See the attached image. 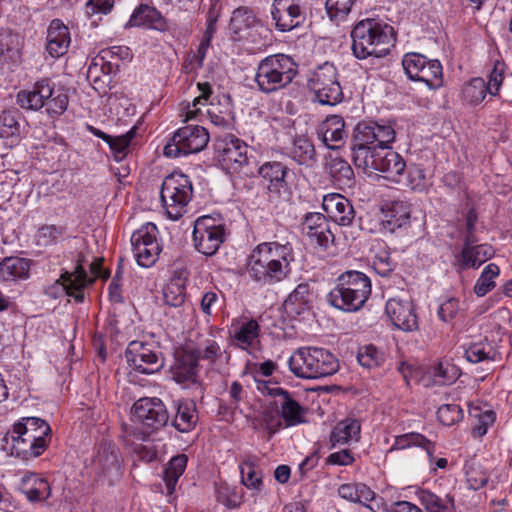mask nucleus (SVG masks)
I'll use <instances>...</instances> for the list:
<instances>
[{
  "label": "nucleus",
  "mask_w": 512,
  "mask_h": 512,
  "mask_svg": "<svg viewBox=\"0 0 512 512\" xmlns=\"http://www.w3.org/2000/svg\"><path fill=\"white\" fill-rule=\"evenodd\" d=\"M293 261V248L289 243L263 242L251 251L247 273L253 281L261 285H273L290 275Z\"/></svg>",
  "instance_id": "obj_1"
},
{
  "label": "nucleus",
  "mask_w": 512,
  "mask_h": 512,
  "mask_svg": "<svg viewBox=\"0 0 512 512\" xmlns=\"http://www.w3.org/2000/svg\"><path fill=\"white\" fill-rule=\"evenodd\" d=\"M49 424L38 417H23L7 431L4 440L10 444L11 455L29 461L46 450L50 441Z\"/></svg>",
  "instance_id": "obj_2"
},
{
  "label": "nucleus",
  "mask_w": 512,
  "mask_h": 512,
  "mask_svg": "<svg viewBox=\"0 0 512 512\" xmlns=\"http://www.w3.org/2000/svg\"><path fill=\"white\" fill-rule=\"evenodd\" d=\"M372 291L369 277L356 270L340 274L335 286L326 296L329 305L344 312L359 311L369 299Z\"/></svg>",
  "instance_id": "obj_3"
},
{
  "label": "nucleus",
  "mask_w": 512,
  "mask_h": 512,
  "mask_svg": "<svg viewBox=\"0 0 512 512\" xmlns=\"http://www.w3.org/2000/svg\"><path fill=\"white\" fill-rule=\"evenodd\" d=\"M392 27L373 18L359 21L351 31L352 51L356 58H381L390 50Z\"/></svg>",
  "instance_id": "obj_4"
},
{
  "label": "nucleus",
  "mask_w": 512,
  "mask_h": 512,
  "mask_svg": "<svg viewBox=\"0 0 512 512\" xmlns=\"http://www.w3.org/2000/svg\"><path fill=\"white\" fill-rule=\"evenodd\" d=\"M290 371L299 378L318 379L336 373L337 358L328 350L318 347H301L288 361Z\"/></svg>",
  "instance_id": "obj_5"
},
{
  "label": "nucleus",
  "mask_w": 512,
  "mask_h": 512,
  "mask_svg": "<svg viewBox=\"0 0 512 512\" xmlns=\"http://www.w3.org/2000/svg\"><path fill=\"white\" fill-rule=\"evenodd\" d=\"M396 132L392 125L375 121L359 122L352 139L353 162H367L368 155L376 150L387 149L394 142Z\"/></svg>",
  "instance_id": "obj_6"
},
{
  "label": "nucleus",
  "mask_w": 512,
  "mask_h": 512,
  "mask_svg": "<svg viewBox=\"0 0 512 512\" xmlns=\"http://www.w3.org/2000/svg\"><path fill=\"white\" fill-rule=\"evenodd\" d=\"M298 73V66L286 54H273L262 59L256 70L255 82L263 93H273L288 86Z\"/></svg>",
  "instance_id": "obj_7"
},
{
  "label": "nucleus",
  "mask_w": 512,
  "mask_h": 512,
  "mask_svg": "<svg viewBox=\"0 0 512 512\" xmlns=\"http://www.w3.org/2000/svg\"><path fill=\"white\" fill-rule=\"evenodd\" d=\"M192 195L193 186L187 175L173 172L163 180L160 198L170 219L178 220L186 213Z\"/></svg>",
  "instance_id": "obj_8"
},
{
  "label": "nucleus",
  "mask_w": 512,
  "mask_h": 512,
  "mask_svg": "<svg viewBox=\"0 0 512 512\" xmlns=\"http://www.w3.org/2000/svg\"><path fill=\"white\" fill-rule=\"evenodd\" d=\"M210 139L208 131L199 125H186L177 129L164 146L163 154L177 158L202 151Z\"/></svg>",
  "instance_id": "obj_9"
},
{
  "label": "nucleus",
  "mask_w": 512,
  "mask_h": 512,
  "mask_svg": "<svg viewBox=\"0 0 512 512\" xmlns=\"http://www.w3.org/2000/svg\"><path fill=\"white\" fill-rule=\"evenodd\" d=\"M308 87L319 103L335 105L341 101L343 93L338 81L336 67L329 62L318 66L308 79Z\"/></svg>",
  "instance_id": "obj_10"
},
{
  "label": "nucleus",
  "mask_w": 512,
  "mask_h": 512,
  "mask_svg": "<svg viewBox=\"0 0 512 512\" xmlns=\"http://www.w3.org/2000/svg\"><path fill=\"white\" fill-rule=\"evenodd\" d=\"M355 166L362 168L367 173L378 172L384 179L392 182H399L403 175L406 163L403 157L392 150H376L375 153L368 155L367 163L364 159L361 162H354Z\"/></svg>",
  "instance_id": "obj_11"
},
{
  "label": "nucleus",
  "mask_w": 512,
  "mask_h": 512,
  "mask_svg": "<svg viewBox=\"0 0 512 512\" xmlns=\"http://www.w3.org/2000/svg\"><path fill=\"white\" fill-rule=\"evenodd\" d=\"M92 283L93 280L88 278L82 260H78L73 271H62L55 283L46 289V294L52 298L67 295L80 303L84 300V289Z\"/></svg>",
  "instance_id": "obj_12"
},
{
  "label": "nucleus",
  "mask_w": 512,
  "mask_h": 512,
  "mask_svg": "<svg viewBox=\"0 0 512 512\" xmlns=\"http://www.w3.org/2000/svg\"><path fill=\"white\" fill-rule=\"evenodd\" d=\"M215 150L222 167L230 173L242 171L249 163L248 145L234 135L217 138Z\"/></svg>",
  "instance_id": "obj_13"
},
{
  "label": "nucleus",
  "mask_w": 512,
  "mask_h": 512,
  "mask_svg": "<svg viewBox=\"0 0 512 512\" xmlns=\"http://www.w3.org/2000/svg\"><path fill=\"white\" fill-rule=\"evenodd\" d=\"M224 235V227L219 219L202 216L194 223V246L203 255H214L223 243Z\"/></svg>",
  "instance_id": "obj_14"
},
{
  "label": "nucleus",
  "mask_w": 512,
  "mask_h": 512,
  "mask_svg": "<svg viewBox=\"0 0 512 512\" xmlns=\"http://www.w3.org/2000/svg\"><path fill=\"white\" fill-rule=\"evenodd\" d=\"M157 235L158 229L151 222L145 223L132 234V251L140 266L151 267L156 262L161 252Z\"/></svg>",
  "instance_id": "obj_15"
},
{
  "label": "nucleus",
  "mask_w": 512,
  "mask_h": 512,
  "mask_svg": "<svg viewBox=\"0 0 512 512\" xmlns=\"http://www.w3.org/2000/svg\"><path fill=\"white\" fill-rule=\"evenodd\" d=\"M253 28L260 40L254 39V32H250L249 36L252 38V42L258 44V48L269 45L271 31L261 23L253 10L248 7H238L232 12L228 29L233 40H240L243 31Z\"/></svg>",
  "instance_id": "obj_16"
},
{
  "label": "nucleus",
  "mask_w": 512,
  "mask_h": 512,
  "mask_svg": "<svg viewBox=\"0 0 512 512\" xmlns=\"http://www.w3.org/2000/svg\"><path fill=\"white\" fill-rule=\"evenodd\" d=\"M135 421L142 424L147 430L157 431L164 427L169 420L166 406L156 397H143L138 399L131 408Z\"/></svg>",
  "instance_id": "obj_17"
},
{
  "label": "nucleus",
  "mask_w": 512,
  "mask_h": 512,
  "mask_svg": "<svg viewBox=\"0 0 512 512\" xmlns=\"http://www.w3.org/2000/svg\"><path fill=\"white\" fill-rule=\"evenodd\" d=\"M125 358L128 365L135 371L142 374H154L164 366L161 354L149 344L132 341L129 343Z\"/></svg>",
  "instance_id": "obj_18"
},
{
  "label": "nucleus",
  "mask_w": 512,
  "mask_h": 512,
  "mask_svg": "<svg viewBox=\"0 0 512 512\" xmlns=\"http://www.w3.org/2000/svg\"><path fill=\"white\" fill-rule=\"evenodd\" d=\"M92 467L97 475L107 479L109 484L118 480L121 475V466L116 446L111 443H102L93 457Z\"/></svg>",
  "instance_id": "obj_19"
},
{
  "label": "nucleus",
  "mask_w": 512,
  "mask_h": 512,
  "mask_svg": "<svg viewBox=\"0 0 512 512\" xmlns=\"http://www.w3.org/2000/svg\"><path fill=\"white\" fill-rule=\"evenodd\" d=\"M271 16L276 29L281 32L293 30L306 19L305 12L296 0H274Z\"/></svg>",
  "instance_id": "obj_20"
},
{
  "label": "nucleus",
  "mask_w": 512,
  "mask_h": 512,
  "mask_svg": "<svg viewBox=\"0 0 512 512\" xmlns=\"http://www.w3.org/2000/svg\"><path fill=\"white\" fill-rule=\"evenodd\" d=\"M386 313L398 329L412 332L418 329V317L411 299L391 298L386 303Z\"/></svg>",
  "instance_id": "obj_21"
},
{
  "label": "nucleus",
  "mask_w": 512,
  "mask_h": 512,
  "mask_svg": "<svg viewBox=\"0 0 512 512\" xmlns=\"http://www.w3.org/2000/svg\"><path fill=\"white\" fill-rule=\"evenodd\" d=\"M233 344L251 355L260 351V325L255 319L234 320L232 325Z\"/></svg>",
  "instance_id": "obj_22"
},
{
  "label": "nucleus",
  "mask_w": 512,
  "mask_h": 512,
  "mask_svg": "<svg viewBox=\"0 0 512 512\" xmlns=\"http://www.w3.org/2000/svg\"><path fill=\"white\" fill-rule=\"evenodd\" d=\"M267 393L271 396L280 398L279 410L284 428L297 426L306 421V409L294 400L288 391L281 387H267Z\"/></svg>",
  "instance_id": "obj_23"
},
{
  "label": "nucleus",
  "mask_w": 512,
  "mask_h": 512,
  "mask_svg": "<svg viewBox=\"0 0 512 512\" xmlns=\"http://www.w3.org/2000/svg\"><path fill=\"white\" fill-rule=\"evenodd\" d=\"M322 207L328 217L340 226H350L355 218L353 205L341 194L325 195L322 200Z\"/></svg>",
  "instance_id": "obj_24"
},
{
  "label": "nucleus",
  "mask_w": 512,
  "mask_h": 512,
  "mask_svg": "<svg viewBox=\"0 0 512 512\" xmlns=\"http://www.w3.org/2000/svg\"><path fill=\"white\" fill-rule=\"evenodd\" d=\"M411 206L407 201L395 200L381 208V224L386 231L394 232L409 223Z\"/></svg>",
  "instance_id": "obj_25"
},
{
  "label": "nucleus",
  "mask_w": 512,
  "mask_h": 512,
  "mask_svg": "<svg viewBox=\"0 0 512 512\" xmlns=\"http://www.w3.org/2000/svg\"><path fill=\"white\" fill-rule=\"evenodd\" d=\"M18 490L31 502H43L50 497L51 486L48 480L35 472L25 473L18 484Z\"/></svg>",
  "instance_id": "obj_26"
},
{
  "label": "nucleus",
  "mask_w": 512,
  "mask_h": 512,
  "mask_svg": "<svg viewBox=\"0 0 512 512\" xmlns=\"http://www.w3.org/2000/svg\"><path fill=\"white\" fill-rule=\"evenodd\" d=\"M488 94L502 101L512 102V75L506 73V65L497 61L486 82Z\"/></svg>",
  "instance_id": "obj_27"
},
{
  "label": "nucleus",
  "mask_w": 512,
  "mask_h": 512,
  "mask_svg": "<svg viewBox=\"0 0 512 512\" xmlns=\"http://www.w3.org/2000/svg\"><path fill=\"white\" fill-rule=\"evenodd\" d=\"M132 27H146L158 31L169 29L167 21L160 12L147 4L139 5L124 24L125 29Z\"/></svg>",
  "instance_id": "obj_28"
},
{
  "label": "nucleus",
  "mask_w": 512,
  "mask_h": 512,
  "mask_svg": "<svg viewBox=\"0 0 512 512\" xmlns=\"http://www.w3.org/2000/svg\"><path fill=\"white\" fill-rule=\"evenodd\" d=\"M52 82L49 79L37 81L31 89L21 90L17 94L18 104L27 110L37 111L45 106L51 94Z\"/></svg>",
  "instance_id": "obj_29"
},
{
  "label": "nucleus",
  "mask_w": 512,
  "mask_h": 512,
  "mask_svg": "<svg viewBox=\"0 0 512 512\" xmlns=\"http://www.w3.org/2000/svg\"><path fill=\"white\" fill-rule=\"evenodd\" d=\"M302 231L321 246H327L333 240L329 222L322 213H308L302 223Z\"/></svg>",
  "instance_id": "obj_30"
},
{
  "label": "nucleus",
  "mask_w": 512,
  "mask_h": 512,
  "mask_svg": "<svg viewBox=\"0 0 512 512\" xmlns=\"http://www.w3.org/2000/svg\"><path fill=\"white\" fill-rule=\"evenodd\" d=\"M287 174L288 167L277 161L265 162L259 168V175L268 182L267 189L271 195L278 196L287 191Z\"/></svg>",
  "instance_id": "obj_31"
},
{
  "label": "nucleus",
  "mask_w": 512,
  "mask_h": 512,
  "mask_svg": "<svg viewBox=\"0 0 512 512\" xmlns=\"http://www.w3.org/2000/svg\"><path fill=\"white\" fill-rule=\"evenodd\" d=\"M46 39L47 52L56 58L63 56L67 52L71 42L68 27L59 19L51 21L47 29Z\"/></svg>",
  "instance_id": "obj_32"
},
{
  "label": "nucleus",
  "mask_w": 512,
  "mask_h": 512,
  "mask_svg": "<svg viewBox=\"0 0 512 512\" xmlns=\"http://www.w3.org/2000/svg\"><path fill=\"white\" fill-rule=\"evenodd\" d=\"M318 133L328 148H339L347 136L344 119L339 115L328 116L320 125Z\"/></svg>",
  "instance_id": "obj_33"
},
{
  "label": "nucleus",
  "mask_w": 512,
  "mask_h": 512,
  "mask_svg": "<svg viewBox=\"0 0 512 512\" xmlns=\"http://www.w3.org/2000/svg\"><path fill=\"white\" fill-rule=\"evenodd\" d=\"M87 130L94 136L101 138L109 145L116 161H121L126 156L129 145L136 134L135 127L131 128L127 133L117 137L110 136L92 125H87Z\"/></svg>",
  "instance_id": "obj_34"
},
{
  "label": "nucleus",
  "mask_w": 512,
  "mask_h": 512,
  "mask_svg": "<svg viewBox=\"0 0 512 512\" xmlns=\"http://www.w3.org/2000/svg\"><path fill=\"white\" fill-rule=\"evenodd\" d=\"M30 261L17 256L5 257L0 262V280L17 282L29 277Z\"/></svg>",
  "instance_id": "obj_35"
},
{
  "label": "nucleus",
  "mask_w": 512,
  "mask_h": 512,
  "mask_svg": "<svg viewBox=\"0 0 512 512\" xmlns=\"http://www.w3.org/2000/svg\"><path fill=\"white\" fill-rule=\"evenodd\" d=\"M311 292L307 283H300L288 295L283 303L285 312L291 316H298L309 310Z\"/></svg>",
  "instance_id": "obj_36"
},
{
  "label": "nucleus",
  "mask_w": 512,
  "mask_h": 512,
  "mask_svg": "<svg viewBox=\"0 0 512 512\" xmlns=\"http://www.w3.org/2000/svg\"><path fill=\"white\" fill-rule=\"evenodd\" d=\"M198 421L196 405L193 401H178L176 404V415L172 425L181 433L190 432Z\"/></svg>",
  "instance_id": "obj_37"
},
{
  "label": "nucleus",
  "mask_w": 512,
  "mask_h": 512,
  "mask_svg": "<svg viewBox=\"0 0 512 512\" xmlns=\"http://www.w3.org/2000/svg\"><path fill=\"white\" fill-rule=\"evenodd\" d=\"M197 359L193 354L176 357L171 366L172 378L178 383H193L197 377Z\"/></svg>",
  "instance_id": "obj_38"
},
{
  "label": "nucleus",
  "mask_w": 512,
  "mask_h": 512,
  "mask_svg": "<svg viewBox=\"0 0 512 512\" xmlns=\"http://www.w3.org/2000/svg\"><path fill=\"white\" fill-rule=\"evenodd\" d=\"M361 425L356 419H344L332 430L330 442L332 446L344 445L351 441L357 442L360 436Z\"/></svg>",
  "instance_id": "obj_39"
},
{
  "label": "nucleus",
  "mask_w": 512,
  "mask_h": 512,
  "mask_svg": "<svg viewBox=\"0 0 512 512\" xmlns=\"http://www.w3.org/2000/svg\"><path fill=\"white\" fill-rule=\"evenodd\" d=\"M493 253V249L490 245H474L464 242L461 251L460 265L464 269L478 267L492 257Z\"/></svg>",
  "instance_id": "obj_40"
},
{
  "label": "nucleus",
  "mask_w": 512,
  "mask_h": 512,
  "mask_svg": "<svg viewBox=\"0 0 512 512\" xmlns=\"http://www.w3.org/2000/svg\"><path fill=\"white\" fill-rule=\"evenodd\" d=\"M289 155L299 165L306 167H312L317 161L313 143L303 136L296 137L293 140Z\"/></svg>",
  "instance_id": "obj_41"
},
{
  "label": "nucleus",
  "mask_w": 512,
  "mask_h": 512,
  "mask_svg": "<svg viewBox=\"0 0 512 512\" xmlns=\"http://www.w3.org/2000/svg\"><path fill=\"white\" fill-rule=\"evenodd\" d=\"M186 279L175 275L164 285L162 290L163 301L170 307H180L186 298Z\"/></svg>",
  "instance_id": "obj_42"
},
{
  "label": "nucleus",
  "mask_w": 512,
  "mask_h": 512,
  "mask_svg": "<svg viewBox=\"0 0 512 512\" xmlns=\"http://www.w3.org/2000/svg\"><path fill=\"white\" fill-rule=\"evenodd\" d=\"M241 482L248 489L260 490L263 484L262 473L256 456H246L239 464Z\"/></svg>",
  "instance_id": "obj_43"
},
{
  "label": "nucleus",
  "mask_w": 512,
  "mask_h": 512,
  "mask_svg": "<svg viewBox=\"0 0 512 512\" xmlns=\"http://www.w3.org/2000/svg\"><path fill=\"white\" fill-rule=\"evenodd\" d=\"M412 446H418L425 449L428 459L433 461L435 444L428 440L424 435L416 432L406 433L395 437L391 450H403Z\"/></svg>",
  "instance_id": "obj_44"
},
{
  "label": "nucleus",
  "mask_w": 512,
  "mask_h": 512,
  "mask_svg": "<svg viewBox=\"0 0 512 512\" xmlns=\"http://www.w3.org/2000/svg\"><path fill=\"white\" fill-rule=\"evenodd\" d=\"M416 495L426 512H455L454 500L450 496L441 498L431 491L424 489L419 490Z\"/></svg>",
  "instance_id": "obj_45"
},
{
  "label": "nucleus",
  "mask_w": 512,
  "mask_h": 512,
  "mask_svg": "<svg viewBox=\"0 0 512 512\" xmlns=\"http://www.w3.org/2000/svg\"><path fill=\"white\" fill-rule=\"evenodd\" d=\"M188 458L185 454L174 456L168 463L163 480L166 485L167 493L172 495L175 491L176 484L184 473L187 466Z\"/></svg>",
  "instance_id": "obj_46"
},
{
  "label": "nucleus",
  "mask_w": 512,
  "mask_h": 512,
  "mask_svg": "<svg viewBox=\"0 0 512 512\" xmlns=\"http://www.w3.org/2000/svg\"><path fill=\"white\" fill-rule=\"evenodd\" d=\"M413 80L424 82L430 89L441 87L443 84V71L440 61L427 58V63Z\"/></svg>",
  "instance_id": "obj_47"
},
{
  "label": "nucleus",
  "mask_w": 512,
  "mask_h": 512,
  "mask_svg": "<svg viewBox=\"0 0 512 512\" xmlns=\"http://www.w3.org/2000/svg\"><path fill=\"white\" fill-rule=\"evenodd\" d=\"M69 97L67 92L60 87H55L52 83L51 94L45 102V108L47 114L54 118L62 115L68 107Z\"/></svg>",
  "instance_id": "obj_48"
},
{
  "label": "nucleus",
  "mask_w": 512,
  "mask_h": 512,
  "mask_svg": "<svg viewBox=\"0 0 512 512\" xmlns=\"http://www.w3.org/2000/svg\"><path fill=\"white\" fill-rule=\"evenodd\" d=\"M21 126L18 122V113L12 110L2 111L0 114V137L15 143L19 140Z\"/></svg>",
  "instance_id": "obj_49"
},
{
  "label": "nucleus",
  "mask_w": 512,
  "mask_h": 512,
  "mask_svg": "<svg viewBox=\"0 0 512 512\" xmlns=\"http://www.w3.org/2000/svg\"><path fill=\"white\" fill-rule=\"evenodd\" d=\"M498 356L493 345L487 341L472 343L465 350V357L471 363L495 361Z\"/></svg>",
  "instance_id": "obj_50"
},
{
  "label": "nucleus",
  "mask_w": 512,
  "mask_h": 512,
  "mask_svg": "<svg viewBox=\"0 0 512 512\" xmlns=\"http://www.w3.org/2000/svg\"><path fill=\"white\" fill-rule=\"evenodd\" d=\"M329 174L339 185L351 186L354 172L349 163L341 158H332L328 164Z\"/></svg>",
  "instance_id": "obj_51"
},
{
  "label": "nucleus",
  "mask_w": 512,
  "mask_h": 512,
  "mask_svg": "<svg viewBox=\"0 0 512 512\" xmlns=\"http://www.w3.org/2000/svg\"><path fill=\"white\" fill-rule=\"evenodd\" d=\"M500 274L498 265L494 263L488 264L482 271L480 277L474 285V293L478 297L485 296L489 291L495 287L494 279Z\"/></svg>",
  "instance_id": "obj_52"
},
{
  "label": "nucleus",
  "mask_w": 512,
  "mask_h": 512,
  "mask_svg": "<svg viewBox=\"0 0 512 512\" xmlns=\"http://www.w3.org/2000/svg\"><path fill=\"white\" fill-rule=\"evenodd\" d=\"M487 94L486 81L480 77L471 79L462 90L463 99L470 104L481 103Z\"/></svg>",
  "instance_id": "obj_53"
},
{
  "label": "nucleus",
  "mask_w": 512,
  "mask_h": 512,
  "mask_svg": "<svg viewBox=\"0 0 512 512\" xmlns=\"http://www.w3.org/2000/svg\"><path fill=\"white\" fill-rule=\"evenodd\" d=\"M280 414L278 407H266L260 414V425L268 432L269 437L284 427Z\"/></svg>",
  "instance_id": "obj_54"
},
{
  "label": "nucleus",
  "mask_w": 512,
  "mask_h": 512,
  "mask_svg": "<svg viewBox=\"0 0 512 512\" xmlns=\"http://www.w3.org/2000/svg\"><path fill=\"white\" fill-rule=\"evenodd\" d=\"M357 358L363 367L373 368L384 363L385 354L376 346L370 344L360 348Z\"/></svg>",
  "instance_id": "obj_55"
},
{
  "label": "nucleus",
  "mask_w": 512,
  "mask_h": 512,
  "mask_svg": "<svg viewBox=\"0 0 512 512\" xmlns=\"http://www.w3.org/2000/svg\"><path fill=\"white\" fill-rule=\"evenodd\" d=\"M356 0H326L325 7L329 18L339 22L351 12Z\"/></svg>",
  "instance_id": "obj_56"
},
{
  "label": "nucleus",
  "mask_w": 512,
  "mask_h": 512,
  "mask_svg": "<svg viewBox=\"0 0 512 512\" xmlns=\"http://www.w3.org/2000/svg\"><path fill=\"white\" fill-rule=\"evenodd\" d=\"M427 63V57L416 52H409L403 56L402 66L406 75L413 80L423 66Z\"/></svg>",
  "instance_id": "obj_57"
},
{
  "label": "nucleus",
  "mask_w": 512,
  "mask_h": 512,
  "mask_svg": "<svg viewBox=\"0 0 512 512\" xmlns=\"http://www.w3.org/2000/svg\"><path fill=\"white\" fill-rule=\"evenodd\" d=\"M437 417L443 425L452 426L463 419L464 413L457 404H444L438 408Z\"/></svg>",
  "instance_id": "obj_58"
},
{
  "label": "nucleus",
  "mask_w": 512,
  "mask_h": 512,
  "mask_svg": "<svg viewBox=\"0 0 512 512\" xmlns=\"http://www.w3.org/2000/svg\"><path fill=\"white\" fill-rule=\"evenodd\" d=\"M222 356L220 345L212 338L204 340L195 350L194 357L198 359L215 362Z\"/></svg>",
  "instance_id": "obj_59"
},
{
  "label": "nucleus",
  "mask_w": 512,
  "mask_h": 512,
  "mask_svg": "<svg viewBox=\"0 0 512 512\" xmlns=\"http://www.w3.org/2000/svg\"><path fill=\"white\" fill-rule=\"evenodd\" d=\"M65 229L56 225H44L37 233L38 243L43 246L52 245L64 234Z\"/></svg>",
  "instance_id": "obj_60"
},
{
  "label": "nucleus",
  "mask_w": 512,
  "mask_h": 512,
  "mask_svg": "<svg viewBox=\"0 0 512 512\" xmlns=\"http://www.w3.org/2000/svg\"><path fill=\"white\" fill-rule=\"evenodd\" d=\"M477 418V423L473 426L472 434L475 437H483L490 426L493 425L496 419L495 412L492 410H485L474 415Z\"/></svg>",
  "instance_id": "obj_61"
},
{
  "label": "nucleus",
  "mask_w": 512,
  "mask_h": 512,
  "mask_svg": "<svg viewBox=\"0 0 512 512\" xmlns=\"http://www.w3.org/2000/svg\"><path fill=\"white\" fill-rule=\"evenodd\" d=\"M408 186L419 192L424 191L429 186L425 171L420 166H411L408 169Z\"/></svg>",
  "instance_id": "obj_62"
},
{
  "label": "nucleus",
  "mask_w": 512,
  "mask_h": 512,
  "mask_svg": "<svg viewBox=\"0 0 512 512\" xmlns=\"http://www.w3.org/2000/svg\"><path fill=\"white\" fill-rule=\"evenodd\" d=\"M459 312V301L456 298H448L443 301L437 310L438 317L443 322H451Z\"/></svg>",
  "instance_id": "obj_63"
},
{
  "label": "nucleus",
  "mask_w": 512,
  "mask_h": 512,
  "mask_svg": "<svg viewBox=\"0 0 512 512\" xmlns=\"http://www.w3.org/2000/svg\"><path fill=\"white\" fill-rule=\"evenodd\" d=\"M372 266L375 272L382 277L390 275L394 270V263L386 252L381 255H377Z\"/></svg>",
  "instance_id": "obj_64"
}]
</instances>
